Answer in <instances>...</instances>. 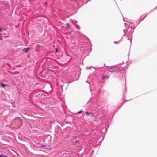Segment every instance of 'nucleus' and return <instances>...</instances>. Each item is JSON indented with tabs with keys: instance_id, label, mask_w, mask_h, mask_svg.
<instances>
[{
	"instance_id": "f257e3e1",
	"label": "nucleus",
	"mask_w": 157,
	"mask_h": 157,
	"mask_svg": "<svg viewBox=\"0 0 157 157\" xmlns=\"http://www.w3.org/2000/svg\"><path fill=\"white\" fill-rule=\"evenodd\" d=\"M117 67L115 66L110 67L107 68V71L109 72H113L117 71Z\"/></svg>"
},
{
	"instance_id": "f03ea898",
	"label": "nucleus",
	"mask_w": 157,
	"mask_h": 157,
	"mask_svg": "<svg viewBox=\"0 0 157 157\" xmlns=\"http://www.w3.org/2000/svg\"><path fill=\"white\" fill-rule=\"evenodd\" d=\"M30 49V48L29 47L25 48L23 49V51L25 52L26 53L28 52V51H29V49Z\"/></svg>"
},
{
	"instance_id": "7ed1b4c3",
	"label": "nucleus",
	"mask_w": 157,
	"mask_h": 157,
	"mask_svg": "<svg viewBox=\"0 0 157 157\" xmlns=\"http://www.w3.org/2000/svg\"><path fill=\"white\" fill-rule=\"evenodd\" d=\"M0 84L1 85V86L3 88L7 86L6 84H4L3 83H0Z\"/></svg>"
},
{
	"instance_id": "20e7f679",
	"label": "nucleus",
	"mask_w": 157,
	"mask_h": 157,
	"mask_svg": "<svg viewBox=\"0 0 157 157\" xmlns=\"http://www.w3.org/2000/svg\"><path fill=\"white\" fill-rule=\"evenodd\" d=\"M0 157H8L6 155L3 154H1L0 155Z\"/></svg>"
},
{
	"instance_id": "39448f33",
	"label": "nucleus",
	"mask_w": 157,
	"mask_h": 157,
	"mask_svg": "<svg viewBox=\"0 0 157 157\" xmlns=\"http://www.w3.org/2000/svg\"><path fill=\"white\" fill-rule=\"evenodd\" d=\"M66 28L67 27H69L70 25L69 23H67L66 24Z\"/></svg>"
},
{
	"instance_id": "423d86ee",
	"label": "nucleus",
	"mask_w": 157,
	"mask_h": 157,
	"mask_svg": "<svg viewBox=\"0 0 157 157\" xmlns=\"http://www.w3.org/2000/svg\"><path fill=\"white\" fill-rule=\"evenodd\" d=\"M47 69L48 70V71L49 72V71H51V72H52L53 71V70H52L51 69H49L48 68H47Z\"/></svg>"
},
{
	"instance_id": "0eeeda50",
	"label": "nucleus",
	"mask_w": 157,
	"mask_h": 157,
	"mask_svg": "<svg viewBox=\"0 0 157 157\" xmlns=\"http://www.w3.org/2000/svg\"><path fill=\"white\" fill-rule=\"evenodd\" d=\"M86 114H87V116H89V115H90V113H89L88 112H86Z\"/></svg>"
},
{
	"instance_id": "6e6552de",
	"label": "nucleus",
	"mask_w": 157,
	"mask_h": 157,
	"mask_svg": "<svg viewBox=\"0 0 157 157\" xmlns=\"http://www.w3.org/2000/svg\"><path fill=\"white\" fill-rule=\"evenodd\" d=\"M2 30V29L1 27L0 28V31L1 32Z\"/></svg>"
},
{
	"instance_id": "1a4fd4ad",
	"label": "nucleus",
	"mask_w": 157,
	"mask_h": 157,
	"mask_svg": "<svg viewBox=\"0 0 157 157\" xmlns=\"http://www.w3.org/2000/svg\"><path fill=\"white\" fill-rule=\"evenodd\" d=\"M107 77V76H103V78H102V79H104L105 78V77Z\"/></svg>"
},
{
	"instance_id": "9d476101",
	"label": "nucleus",
	"mask_w": 157,
	"mask_h": 157,
	"mask_svg": "<svg viewBox=\"0 0 157 157\" xmlns=\"http://www.w3.org/2000/svg\"><path fill=\"white\" fill-rule=\"evenodd\" d=\"M0 39L1 40H2V39H3V38L1 37H0Z\"/></svg>"
},
{
	"instance_id": "9b49d317",
	"label": "nucleus",
	"mask_w": 157,
	"mask_h": 157,
	"mask_svg": "<svg viewBox=\"0 0 157 157\" xmlns=\"http://www.w3.org/2000/svg\"><path fill=\"white\" fill-rule=\"evenodd\" d=\"M82 112V111H80L78 112L79 113H80Z\"/></svg>"
},
{
	"instance_id": "f8f14e48",
	"label": "nucleus",
	"mask_w": 157,
	"mask_h": 157,
	"mask_svg": "<svg viewBox=\"0 0 157 157\" xmlns=\"http://www.w3.org/2000/svg\"><path fill=\"white\" fill-rule=\"evenodd\" d=\"M114 43H117V42H114Z\"/></svg>"
}]
</instances>
